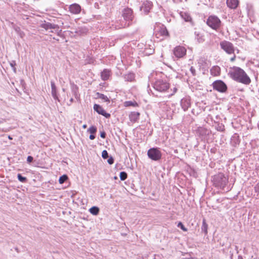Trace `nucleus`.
I'll return each instance as SVG.
<instances>
[{
    "mask_svg": "<svg viewBox=\"0 0 259 259\" xmlns=\"http://www.w3.org/2000/svg\"><path fill=\"white\" fill-rule=\"evenodd\" d=\"M212 182L215 187L225 192L229 191L232 187L230 184H229L228 177L223 173L214 175L212 177Z\"/></svg>",
    "mask_w": 259,
    "mask_h": 259,
    "instance_id": "nucleus-1",
    "label": "nucleus"
},
{
    "mask_svg": "<svg viewBox=\"0 0 259 259\" xmlns=\"http://www.w3.org/2000/svg\"><path fill=\"white\" fill-rule=\"evenodd\" d=\"M122 16L125 22L123 21L120 24H119L118 22H117L115 24V28L116 29L129 26L132 24V22L134 19L133 11L129 8H126L123 10L122 12Z\"/></svg>",
    "mask_w": 259,
    "mask_h": 259,
    "instance_id": "nucleus-2",
    "label": "nucleus"
},
{
    "mask_svg": "<svg viewBox=\"0 0 259 259\" xmlns=\"http://www.w3.org/2000/svg\"><path fill=\"white\" fill-rule=\"evenodd\" d=\"M228 74L233 80L243 83V69L241 68L236 66L231 67Z\"/></svg>",
    "mask_w": 259,
    "mask_h": 259,
    "instance_id": "nucleus-3",
    "label": "nucleus"
},
{
    "mask_svg": "<svg viewBox=\"0 0 259 259\" xmlns=\"http://www.w3.org/2000/svg\"><path fill=\"white\" fill-rule=\"evenodd\" d=\"M206 23L209 27L215 31H219L222 26L221 20L215 15L209 16L207 19Z\"/></svg>",
    "mask_w": 259,
    "mask_h": 259,
    "instance_id": "nucleus-4",
    "label": "nucleus"
},
{
    "mask_svg": "<svg viewBox=\"0 0 259 259\" xmlns=\"http://www.w3.org/2000/svg\"><path fill=\"white\" fill-rule=\"evenodd\" d=\"M40 26L46 30H51L50 32H55L58 35H60L62 32L61 29L60 28L58 24L51 23L46 21L42 22Z\"/></svg>",
    "mask_w": 259,
    "mask_h": 259,
    "instance_id": "nucleus-5",
    "label": "nucleus"
},
{
    "mask_svg": "<svg viewBox=\"0 0 259 259\" xmlns=\"http://www.w3.org/2000/svg\"><path fill=\"white\" fill-rule=\"evenodd\" d=\"M153 87L157 91L164 92L169 89V84L166 80L159 79L153 82Z\"/></svg>",
    "mask_w": 259,
    "mask_h": 259,
    "instance_id": "nucleus-6",
    "label": "nucleus"
},
{
    "mask_svg": "<svg viewBox=\"0 0 259 259\" xmlns=\"http://www.w3.org/2000/svg\"><path fill=\"white\" fill-rule=\"evenodd\" d=\"M155 34L157 38L162 40L169 37V34L166 27L163 24L157 26L155 31Z\"/></svg>",
    "mask_w": 259,
    "mask_h": 259,
    "instance_id": "nucleus-7",
    "label": "nucleus"
},
{
    "mask_svg": "<svg viewBox=\"0 0 259 259\" xmlns=\"http://www.w3.org/2000/svg\"><path fill=\"white\" fill-rule=\"evenodd\" d=\"M220 47L228 55L234 54L235 47L232 43L227 40H223L220 43Z\"/></svg>",
    "mask_w": 259,
    "mask_h": 259,
    "instance_id": "nucleus-8",
    "label": "nucleus"
},
{
    "mask_svg": "<svg viewBox=\"0 0 259 259\" xmlns=\"http://www.w3.org/2000/svg\"><path fill=\"white\" fill-rule=\"evenodd\" d=\"M147 155L149 158L154 160L158 161L161 158V152L158 148H151L148 150Z\"/></svg>",
    "mask_w": 259,
    "mask_h": 259,
    "instance_id": "nucleus-9",
    "label": "nucleus"
},
{
    "mask_svg": "<svg viewBox=\"0 0 259 259\" xmlns=\"http://www.w3.org/2000/svg\"><path fill=\"white\" fill-rule=\"evenodd\" d=\"M213 89L221 93L225 92L227 90V86L224 82L221 80L214 81L212 83Z\"/></svg>",
    "mask_w": 259,
    "mask_h": 259,
    "instance_id": "nucleus-10",
    "label": "nucleus"
},
{
    "mask_svg": "<svg viewBox=\"0 0 259 259\" xmlns=\"http://www.w3.org/2000/svg\"><path fill=\"white\" fill-rule=\"evenodd\" d=\"M186 48L182 46H177L173 50V53L175 57L179 59L183 58L186 54Z\"/></svg>",
    "mask_w": 259,
    "mask_h": 259,
    "instance_id": "nucleus-11",
    "label": "nucleus"
},
{
    "mask_svg": "<svg viewBox=\"0 0 259 259\" xmlns=\"http://www.w3.org/2000/svg\"><path fill=\"white\" fill-rule=\"evenodd\" d=\"M246 10L247 17L249 18L250 23H253L256 20L253 6L251 4H247L246 5Z\"/></svg>",
    "mask_w": 259,
    "mask_h": 259,
    "instance_id": "nucleus-12",
    "label": "nucleus"
},
{
    "mask_svg": "<svg viewBox=\"0 0 259 259\" xmlns=\"http://www.w3.org/2000/svg\"><path fill=\"white\" fill-rule=\"evenodd\" d=\"M153 6L152 3L149 1H144L140 7V10L143 11L144 14L147 15Z\"/></svg>",
    "mask_w": 259,
    "mask_h": 259,
    "instance_id": "nucleus-13",
    "label": "nucleus"
},
{
    "mask_svg": "<svg viewBox=\"0 0 259 259\" xmlns=\"http://www.w3.org/2000/svg\"><path fill=\"white\" fill-rule=\"evenodd\" d=\"M94 110L99 114L102 115L106 118H109L111 116L110 114L107 113L105 110L99 104H95L93 107Z\"/></svg>",
    "mask_w": 259,
    "mask_h": 259,
    "instance_id": "nucleus-14",
    "label": "nucleus"
},
{
    "mask_svg": "<svg viewBox=\"0 0 259 259\" xmlns=\"http://www.w3.org/2000/svg\"><path fill=\"white\" fill-rule=\"evenodd\" d=\"M181 106L184 111H187L191 106V98L186 96L181 99Z\"/></svg>",
    "mask_w": 259,
    "mask_h": 259,
    "instance_id": "nucleus-15",
    "label": "nucleus"
},
{
    "mask_svg": "<svg viewBox=\"0 0 259 259\" xmlns=\"http://www.w3.org/2000/svg\"><path fill=\"white\" fill-rule=\"evenodd\" d=\"M69 10L70 13L73 14H78L81 11V7L77 4H73L70 5Z\"/></svg>",
    "mask_w": 259,
    "mask_h": 259,
    "instance_id": "nucleus-16",
    "label": "nucleus"
},
{
    "mask_svg": "<svg viewBox=\"0 0 259 259\" xmlns=\"http://www.w3.org/2000/svg\"><path fill=\"white\" fill-rule=\"evenodd\" d=\"M51 94L53 97V98L57 100L58 102H60V100L58 96L57 92V88L55 85V83L54 81L52 80L51 81Z\"/></svg>",
    "mask_w": 259,
    "mask_h": 259,
    "instance_id": "nucleus-17",
    "label": "nucleus"
},
{
    "mask_svg": "<svg viewBox=\"0 0 259 259\" xmlns=\"http://www.w3.org/2000/svg\"><path fill=\"white\" fill-rule=\"evenodd\" d=\"M111 70L108 69H104L101 73V79L106 81L109 79V77L111 76Z\"/></svg>",
    "mask_w": 259,
    "mask_h": 259,
    "instance_id": "nucleus-18",
    "label": "nucleus"
},
{
    "mask_svg": "<svg viewBox=\"0 0 259 259\" xmlns=\"http://www.w3.org/2000/svg\"><path fill=\"white\" fill-rule=\"evenodd\" d=\"M140 114L138 112H131L129 114V119L132 122H136L139 119Z\"/></svg>",
    "mask_w": 259,
    "mask_h": 259,
    "instance_id": "nucleus-19",
    "label": "nucleus"
},
{
    "mask_svg": "<svg viewBox=\"0 0 259 259\" xmlns=\"http://www.w3.org/2000/svg\"><path fill=\"white\" fill-rule=\"evenodd\" d=\"M194 35L195 38L197 40L198 43H202L204 41V36L202 33L200 31H195Z\"/></svg>",
    "mask_w": 259,
    "mask_h": 259,
    "instance_id": "nucleus-20",
    "label": "nucleus"
},
{
    "mask_svg": "<svg viewBox=\"0 0 259 259\" xmlns=\"http://www.w3.org/2000/svg\"><path fill=\"white\" fill-rule=\"evenodd\" d=\"M227 6L231 9H236L238 4V0H227L226 2Z\"/></svg>",
    "mask_w": 259,
    "mask_h": 259,
    "instance_id": "nucleus-21",
    "label": "nucleus"
},
{
    "mask_svg": "<svg viewBox=\"0 0 259 259\" xmlns=\"http://www.w3.org/2000/svg\"><path fill=\"white\" fill-rule=\"evenodd\" d=\"M123 78L125 81L133 82L135 80V74L134 73L129 72L123 75Z\"/></svg>",
    "mask_w": 259,
    "mask_h": 259,
    "instance_id": "nucleus-22",
    "label": "nucleus"
},
{
    "mask_svg": "<svg viewBox=\"0 0 259 259\" xmlns=\"http://www.w3.org/2000/svg\"><path fill=\"white\" fill-rule=\"evenodd\" d=\"M181 17L186 22H192V19L190 15L186 12H181L180 13Z\"/></svg>",
    "mask_w": 259,
    "mask_h": 259,
    "instance_id": "nucleus-23",
    "label": "nucleus"
},
{
    "mask_svg": "<svg viewBox=\"0 0 259 259\" xmlns=\"http://www.w3.org/2000/svg\"><path fill=\"white\" fill-rule=\"evenodd\" d=\"M240 141L239 138V136L237 134H234L233 136L231 137V143L233 146H237L240 143Z\"/></svg>",
    "mask_w": 259,
    "mask_h": 259,
    "instance_id": "nucleus-24",
    "label": "nucleus"
},
{
    "mask_svg": "<svg viewBox=\"0 0 259 259\" xmlns=\"http://www.w3.org/2000/svg\"><path fill=\"white\" fill-rule=\"evenodd\" d=\"M221 68L218 66H214L210 69V73L213 76H218L220 74Z\"/></svg>",
    "mask_w": 259,
    "mask_h": 259,
    "instance_id": "nucleus-25",
    "label": "nucleus"
},
{
    "mask_svg": "<svg viewBox=\"0 0 259 259\" xmlns=\"http://www.w3.org/2000/svg\"><path fill=\"white\" fill-rule=\"evenodd\" d=\"M198 132L200 135L202 136H208L211 134V131L205 127H199L198 130Z\"/></svg>",
    "mask_w": 259,
    "mask_h": 259,
    "instance_id": "nucleus-26",
    "label": "nucleus"
},
{
    "mask_svg": "<svg viewBox=\"0 0 259 259\" xmlns=\"http://www.w3.org/2000/svg\"><path fill=\"white\" fill-rule=\"evenodd\" d=\"M244 105H245V106H246V109L248 112L247 115H248V117H249L250 116H251L252 117L253 116V110L250 107L249 102H247V101H245V102H244Z\"/></svg>",
    "mask_w": 259,
    "mask_h": 259,
    "instance_id": "nucleus-27",
    "label": "nucleus"
},
{
    "mask_svg": "<svg viewBox=\"0 0 259 259\" xmlns=\"http://www.w3.org/2000/svg\"><path fill=\"white\" fill-rule=\"evenodd\" d=\"M88 32V29L85 27H81L78 28L76 32L79 35L86 34Z\"/></svg>",
    "mask_w": 259,
    "mask_h": 259,
    "instance_id": "nucleus-28",
    "label": "nucleus"
},
{
    "mask_svg": "<svg viewBox=\"0 0 259 259\" xmlns=\"http://www.w3.org/2000/svg\"><path fill=\"white\" fill-rule=\"evenodd\" d=\"M96 96H97V98L101 99L104 100V102H110V100H109V98L107 97V96L104 95L103 94L97 92L96 93Z\"/></svg>",
    "mask_w": 259,
    "mask_h": 259,
    "instance_id": "nucleus-29",
    "label": "nucleus"
},
{
    "mask_svg": "<svg viewBox=\"0 0 259 259\" xmlns=\"http://www.w3.org/2000/svg\"><path fill=\"white\" fill-rule=\"evenodd\" d=\"M207 229H208V225L207 223H206V221L204 219L202 221V224L201 226V232H203L205 235H207Z\"/></svg>",
    "mask_w": 259,
    "mask_h": 259,
    "instance_id": "nucleus-30",
    "label": "nucleus"
},
{
    "mask_svg": "<svg viewBox=\"0 0 259 259\" xmlns=\"http://www.w3.org/2000/svg\"><path fill=\"white\" fill-rule=\"evenodd\" d=\"M197 62L199 66L200 67L204 66L206 64V59L204 57L199 58L198 59Z\"/></svg>",
    "mask_w": 259,
    "mask_h": 259,
    "instance_id": "nucleus-31",
    "label": "nucleus"
},
{
    "mask_svg": "<svg viewBox=\"0 0 259 259\" xmlns=\"http://www.w3.org/2000/svg\"><path fill=\"white\" fill-rule=\"evenodd\" d=\"M124 105L126 107L134 106L136 107L138 106V103L136 101H128L124 102Z\"/></svg>",
    "mask_w": 259,
    "mask_h": 259,
    "instance_id": "nucleus-32",
    "label": "nucleus"
},
{
    "mask_svg": "<svg viewBox=\"0 0 259 259\" xmlns=\"http://www.w3.org/2000/svg\"><path fill=\"white\" fill-rule=\"evenodd\" d=\"M90 212L94 215H97L99 212V208L97 206H93L90 209Z\"/></svg>",
    "mask_w": 259,
    "mask_h": 259,
    "instance_id": "nucleus-33",
    "label": "nucleus"
},
{
    "mask_svg": "<svg viewBox=\"0 0 259 259\" xmlns=\"http://www.w3.org/2000/svg\"><path fill=\"white\" fill-rule=\"evenodd\" d=\"M251 82V79L247 74L244 71V84H249Z\"/></svg>",
    "mask_w": 259,
    "mask_h": 259,
    "instance_id": "nucleus-34",
    "label": "nucleus"
},
{
    "mask_svg": "<svg viewBox=\"0 0 259 259\" xmlns=\"http://www.w3.org/2000/svg\"><path fill=\"white\" fill-rule=\"evenodd\" d=\"M97 131V127L94 125H92L88 128L87 132L90 133L91 134H95Z\"/></svg>",
    "mask_w": 259,
    "mask_h": 259,
    "instance_id": "nucleus-35",
    "label": "nucleus"
},
{
    "mask_svg": "<svg viewBox=\"0 0 259 259\" xmlns=\"http://www.w3.org/2000/svg\"><path fill=\"white\" fill-rule=\"evenodd\" d=\"M119 177L121 181H124L127 178V174L125 171H121L120 172Z\"/></svg>",
    "mask_w": 259,
    "mask_h": 259,
    "instance_id": "nucleus-36",
    "label": "nucleus"
},
{
    "mask_svg": "<svg viewBox=\"0 0 259 259\" xmlns=\"http://www.w3.org/2000/svg\"><path fill=\"white\" fill-rule=\"evenodd\" d=\"M67 179V176L66 175H64L59 178V182L61 184H63Z\"/></svg>",
    "mask_w": 259,
    "mask_h": 259,
    "instance_id": "nucleus-37",
    "label": "nucleus"
},
{
    "mask_svg": "<svg viewBox=\"0 0 259 259\" xmlns=\"http://www.w3.org/2000/svg\"><path fill=\"white\" fill-rule=\"evenodd\" d=\"M18 180L22 183H26L27 182V178L21 175L20 174H18L17 175Z\"/></svg>",
    "mask_w": 259,
    "mask_h": 259,
    "instance_id": "nucleus-38",
    "label": "nucleus"
},
{
    "mask_svg": "<svg viewBox=\"0 0 259 259\" xmlns=\"http://www.w3.org/2000/svg\"><path fill=\"white\" fill-rule=\"evenodd\" d=\"M77 91H78V87H77V85H74V87L72 89V92L73 93L75 98L76 99L78 98Z\"/></svg>",
    "mask_w": 259,
    "mask_h": 259,
    "instance_id": "nucleus-39",
    "label": "nucleus"
},
{
    "mask_svg": "<svg viewBox=\"0 0 259 259\" xmlns=\"http://www.w3.org/2000/svg\"><path fill=\"white\" fill-rule=\"evenodd\" d=\"M177 226L180 228L184 231H187L188 229L184 226L182 222H179Z\"/></svg>",
    "mask_w": 259,
    "mask_h": 259,
    "instance_id": "nucleus-40",
    "label": "nucleus"
},
{
    "mask_svg": "<svg viewBox=\"0 0 259 259\" xmlns=\"http://www.w3.org/2000/svg\"><path fill=\"white\" fill-rule=\"evenodd\" d=\"M102 156L103 159H107L108 157V153L106 150H104L102 151Z\"/></svg>",
    "mask_w": 259,
    "mask_h": 259,
    "instance_id": "nucleus-41",
    "label": "nucleus"
},
{
    "mask_svg": "<svg viewBox=\"0 0 259 259\" xmlns=\"http://www.w3.org/2000/svg\"><path fill=\"white\" fill-rule=\"evenodd\" d=\"M190 71L193 76H195L196 75V70L194 67L191 66L190 68Z\"/></svg>",
    "mask_w": 259,
    "mask_h": 259,
    "instance_id": "nucleus-42",
    "label": "nucleus"
},
{
    "mask_svg": "<svg viewBox=\"0 0 259 259\" xmlns=\"http://www.w3.org/2000/svg\"><path fill=\"white\" fill-rule=\"evenodd\" d=\"M10 65L11 67L13 68V69L14 71V72H16V68L15 67V66L16 65V62L15 61H13L12 62H11Z\"/></svg>",
    "mask_w": 259,
    "mask_h": 259,
    "instance_id": "nucleus-43",
    "label": "nucleus"
},
{
    "mask_svg": "<svg viewBox=\"0 0 259 259\" xmlns=\"http://www.w3.org/2000/svg\"><path fill=\"white\" fill-rule=\"evenodd\" d=\"M114 158L111 156L108 159L107 162L109 164H112L114 163Z\"/></svg>",
    "mask_w": 259,
    "mask_h": 259,
    "instance_id": "nucleus-44",
    "label": "nucleus"
},
{
    "mask_svg": "<svg viewBox=\"0 0 259 259\" xmlns=\"http://www.w3.org/2000/svg\"><path fill=\"white\" fill-rule=\"evenodd\" d=\"M33 160V158L31 156H28L27 158V161L29 163L32 162Z\"/></svg>",
    "mask_w": 259,
    "mask_h": 259,
    "instance_id": "nucleus-45",
    "label": "nucleus"
},
{
    "mask_svg": "<svg viewBox=\"0 0 259 259\" xmlns=\"http://www.w3.org/2000/svg\"><path fill=\"white\" fill-rule=\"evenodd\" d=\"M106 134L105 132H102L100 133V136L102 138H106Z\"/></svg>",
    "mask_w": 259,
    "mask_h": 259,
    "instance_id": "nucleus-46",
    "label": "nucleus"
},
{
    "mask_svg": "<svg viewBox=\"0 0 259 259\" xmlns=\"http://www.w3.org/2000/svg\"><path fill=\"white\" fill-rule=\"evenodd\" d=\"M254 190L256 192L259 193V183L254 187Z\"/></svg>",
    "mask_w": 259,
    "mask_h": 259,
    "instance_id": "nucleus-47",
    "label": "nucleus"
},
{
    "mask_svg": "<svg viewBox=\"0 0 259 259\" xmlns=\"http://www.w3.org/2000/svg\"><path fill=\"white\" fill-rule=\"evenodd\" d=\"M89 138L90 140H94L95 139V136L94 134H91L90 137H89Z\"/></svg>",
    "mask_w": 259,
    "mask_h": 259,
    "instance_id": "nucleus-48",
    "label": "nucleus"
},
{
    "mask_svg": "<svg viewBox=\"0 0 259 259\" xmlns=\"http://www.w3.org/2000/svg\"><path fill=\"white\" fill-rule=\"evenodd\" d=\"M73 101H74L73 99L72 98H71L69 100L70 103H68V105L69 106L71 105V104L73 103Z\"/></svg>",
    "mask_w": 259,
    "mask_h": 259,
    "instance_id": "nucleus-49",
    "label": "nucleus"
},
{
    "mask_svg": "<svg viewBox=\"0 0 259 259\" xmlns=\"http://www.w3.org/2000/svg\"><path fill=\"white\" fill-rule=\"evenodd\" d=\"M235 56L234 55V56L230 59V61L231 62H233L235 60Z\"/></svg>",
    "mask_w": 259,
    "mask_h": 259,
    "instance_id": "nucleus-50",
    "label": "nucleus"
},
{
    "mask_svg": "<svg viewBox=\"0 0 259 259\" xmlns=\"http://www.w3.org/2000/svg\"><path fill=\"white\" fill-rule=\"evenodd\" d=\"M173 91H174V93H173V94H171V95H172L174 93H176V92H177V89L176 87H175V88H174Z\"/></svg>",
    "mask_w": 259,
    "mask_h": 259,
    "instance_id": "nucleus-51",
    "label": "nucleus"
},
{
    "mask_svg": "<svg viewBox=\"0 0 259 259\" xmlns=\"http://www.w3.org/2000/svg\"><path fill=\"white\" fill-rule=\"evenodd\" d=\"M150 53H146V54H153V53L154 52V50H151V49H150Z\"/></svg>",
    "mask_w": 259,
    "mask_h": 259,
    "instance_id": "nucleus-52",
    "label": "nucleus"
},
{
    "mask_svg": "<svg viewBox=\"0 0 259 259\" xmlns=\"http://www.w3.org/2000/svg\"><path fill=\"white\" fill-rule=\"evenodd\" d=\"M87 127V125L86 124H83L82 125V128H84V129L86 128Z\"/></svg>",
    "mask_w": 259,
    "mask_h": 259,
    "instance_id": "nucleus-53",
    "label": "nucleus"
},
{
    "mask_svg": "<svg viewBox=\"0 0 259 259\" xmlns=\"http://www.w3.org/2000/svg\"><path fill=\"white\" fill-rule=\"evenodd\" d=\"M8 138L10 140H12V138L10 136H8Z\"/></svg>",
    "mask_w": 259,
    "mask_h": 259,
    "instance_id": "nucleus-54",
    "label": "nucleus"
},
{
    "mask_svg": "<svg viewBox=\"0 0 259 259\" xmlns=\"http://www.w3.org/2000/svg\"><path fill=\"white\" fill-rule=\"evenodd\" d=\"M239 259H240V256H239Z\"/></svg>",
    "mask_w": 259,
    "mask_h": 259,
    "instance_id": "nucleus-55",
    "label": "nucleus"
}]
</instances>
